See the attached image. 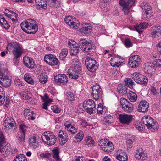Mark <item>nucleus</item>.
Instances as JSON below:
<instances>
[{
    "label": "nucleus",
    "instance_id": "obj_1",
    "mask_svg": "<svg viewBox=\"0 0 161 161\" xmlns=\"http://www.w3.org/2000/svg\"><path fill=\"white\" fill-rule=\"evenodd\" d=\"M20 26L24 32L28 34H35L38 30L36 21L31 19L24 20L20 24Z\"/></svg>",
    "mask_w": 161,
    "mask_h": 161
},
{
    "label": "nucleus",
    "instance_id": "obj_2",
    "mask_svg": "<svg viewBox=\"0 0 161 161\" xmlns=\"http://www.w3.org/2000/svg\"><path fill=\"white\" fill-rule=\"evenodd\" d=\"M6 64H0V83L4 87L8 88L11 84V80Z\"/></svg>",
    "mask_w": 161,
    "mask_h": 161
},
{
    "label": "nucleus",
    "instance_id": "obj_3",
    "mask_svg": "<svg viewBox=\"0 0 161 161\" xmlns=\"http://www.w3.org/2000/svg\"><path fill=\"white\" fill-rule=\"evenodd\" d=\"M73 66L70 68L67 72L69 78L74 79H76L79 77L80 71L82 69L81 64L79 61L78 58H75L73 60Z\"/></svg>",
    "mask_w": 161,
    "mask_h": 161
},
{
    "label": "nucleus",
    "instance_id": "obj_4",
    "mask_svg": "<svg viewBox=\"0 0 161 161\" xmlns=\"http://www.w3.org/2000/svg\"><path fill=\"white\" fill-rule=\"evenodd\" d=\"M7 50L12 53L14 58L17 59L22 54L24 49L21 45L16 42H12L7 45Z\"/></svg>",
    "mask_w": 161,
    "mask_h": 161
},
{
    "label": "nucleus",
    "instance_id": "obj_5",
    "mask_svg": "<svg viewBox=\"0 0 161 161\" xmlns=\"http://www.w3.org/2000/svg\"><path fill=\"white\" fill-rule=\"evenodd\" d=\"M42 139L44 143L49 145H53L56 142L55 135L53 133L49 131L43 133L42 135Z\"/></svg>",
    "mask_w": 161,
    "mask_h": 161
},
{
    "label": "nucleus",
    "instance_id": "obj_6",
    "mask_svg": "<svg viewBox=\"0 0 161 161\" xmlns=\"http://www.w3.org/2000/svg\"><path fill=\"white\" fill-rule=\"evenodd\" d=\"M136 0H120L119 4L125 14L129 12L130 8L134 4Z\"/></svg>",
    "mask_w": 161,
    "mask_h": 161
},
{
    "label": "nucleus",
    "instance_id": "obj_7",
    "mask_svg": "<svg viewBox=\"0 0 161 161\" xmlns=\"http://www.w3.org/2000/svg\"><path fill=\"white\" fill-rule=\"evenodd\" d=\"M131 77L136 83L145 85L148 82L147 78L137 72L131 74Z\"/></svg>",
    "mask_w": 161,
    "mask_h": 161
},
{
    "label": "nucleus",
    "instance_id": "obj_8",
    "mask_svg": "<svg viewBox=\"0 0 161 161\" xmlns=\"http://www.w3.org/2000/svg\"><path fill=\"white\" fill-rule=\"evenodd\" d=\"M120 103L122 107V109L128 113H131L133 110L134 107L132 104L125 98H121Z\"/></svg>",
    "mask_w": 161,
    "mask_h": 161
},
{
    "label": "nucleus",
    "instance_id": "obj_9",
    "mask_svg": "<svg viewBox=\"0 0 161 161\" xmlns=\"http://www.w3.org/2000/svg\"><path fill=\"white\" fill-rule=\"evenodd\" d=\"M79 47L83 51L89 52L93 47L94 44L91 42L85 40H81L79 42Z\"/></svg>",
    "mask_w": 161,
    "mask_h": 161
},
{
    "label": "nucleus",
    "instance_id": "obj_10",
    "mask_svg": "<svg viewBox=\"0 0 161 161\" xmlns=\"http://www.w3.org/2000/svg\"><path fill=\"white\" fill-rule=\"evenodd\" d=\"M85 63L88 69L90 72H93L97 69L98 66L96 61L91 58H87Z\"/></svg>",
    "mask_w": 161,
    "mask_h": 161
},
{
    "label": "nucleus",
    "instance_id": "obj_11",
    "mask_svg": "<svg viewBox=\"0 0 161 161\" xmlns=\"http://www.w3.org/2000/svg\"><path fill=\"white\" fill-rule=\"evenodd\" d=\"M64 21L74 29H77L79 26L78 21L74 17L67 16L64 18Z\"/></svg>",
    "mask_w": 161,
    "mask_h": 161
},
{
    "label": "nucleus",
    "instance_id": "obj_12",
    "mask_svg": "<svg viewBox=\"0 0 161 161\" xmlns=\"http://www.w3.org/2000/svg\"><path fill=\"white\" fill-rule=\"evenodd\" d=\"M141 60L140 57L137 55L132 56L129 59V64L131 68L137 67L140 64Z\"/></svg>",
    "mask_w": 161,
    "mask_h": 161
},
{
    "label": "nucleus",
    "instance_id": "obj_13",
    "mask_svg": "<svg viewBox=\"0 0 161 161\" xmlns=\"http://www.w3.org/2000/svg\"><path fill=\"white\" fill-rule=\"evenodd\" d=\"M44 60L49 65L53 66L58 65L59 62L56 56L51 54L46 55Z\"/></svg>",
    "mask_w": 161,
    "mask_h": 161
},
{
    "label": "nucleus",
    "instance_id": "obj_14",
    "mask_svg": "<svg viewBox=\"0 0 161 161\" xmlns=\"http://www.w3.org/2000/svg\"><path fill=\"white\" fill-rule=\"evenodd\" d=\"M111 65L113 67H119L125 63L124 58L119 56H116L112 58L110 61Z\"/></svg>",
    "mask_w": 161,
    "mask_h": 161
},
{
    "label": "nucleus",
    "instance_id": "obj_15",
    "mask_svg": "<svg viewBox=\"0 0 161 161\" xmlns=\"http://www.w3.org/2000/svg\"><path fill=\"white\" fill-rule=\"evenodd\" d=\"M55 82L60 86L65 85L68 81L67 76L65 74H59L54 78Z\"/></svg>",
    "mask_w": 161,
    "mask_h": 161
},
{
    "label": "nucleus",
    "instance_id": "obj_16",
    "mask_svg": "<svg viewBox=\"0 0 161 161\" xmlns=\"http://www.w3.org/2000/svg\"><path fill=\"white\" fill-rule=\"evenodd\" d=\"M5 138L2 132H0V151L1 152L5 151H10V144H5Z\"/></svg>",
    "mask_w": 161,
    "mask_h": 161
},
{
    "label": "nucleus",
    "instance_id": "obj_17",
    "mask_svg": "<svg viewBox=\"0 0 161 161\" xmlns=\"http://www.w3.org/2000/svg\"><path fill=\"white\" fill-rule=\"evenodd\" d=\"M92 30V27L91 25L88 23L82 24L80 28V31L81 34L84 35L86 34H90Z\"/></svg>",
    "mask_w": 161,
    "mask_h": 161
},
{
    "label": "nucleus",
    "instance_id": "obj_18",
    "mask_svg": "<svg viewBox=\"0 0 161 161\" xmlns=\"http://www.w3.org/2000/svg\"><path fill=\"white\" fill-rule=\"evenodd\" d=\"M133 116L131 115L120 114L119 117V119L122 123L128 124L132 121Z\"/></svg>",
    "mask_w": 161,
    "mask_h": 161
},
{
    "label": "nucleus",
    "instance_id": "obj_19",
    "mask_svg": "<svg viewBox=\"0 0 161 161\" xmlns=\"http://www.w3.org/2000/svg\"><path fill=\"white\" fill-rule=\"evenodd\" d=\"M38 136L35 134L30 136L28 140V143L30 146L33 148H36L38 145Z\"/></svg>",
    "mask_w": 161,
    "mask_h": 161
},
{
    "label": "nucleus",
    "instance_id": "obj_20",
    "mask_svg": "<svg viewBox=\"0 0 161 161\" xmlns=\"http://www.w3.org/2000/svg\"><path fill=\"white\" fill-rule=\"evenodd\" d=\"M144 70L147 73L152 75L155 72V69L154 65L153 63L151 62L146 63L144 65Z\"/></svg>",
    "mask_w": 161,
    "mask_h": 161
},
{
    "label": "nucleus",
    "instance_id": "obj_21",
    "mask_svg": "<svg viewBox=\"0 0 161 161\" xmlns=\"http://www.w3.org/2000/svg\"><path fill=\"white\" fill-rule=\"evenodd\" d=\"M5 15L10 19L13 22L16 23L18 20V15L16 13L8 9H6L4 12Z\"/></svg>",
    "mask_w": 161,
    "mask_h": 161
},
{
    "label": "nucleus",
    "instance_id": "obj_22",
    "mask_svg": "<svg viewBox=\"0 0 161 161\" xmlns=\"http://www.w3.org/2000/svg\"><path fill=\"white\" fill-rule=\"evenodd\" d=\"M149 106L148 102L145 100H142L140 102L137 110L139 112H145L147 111Z\"/></svg>",
    "mask_w": 161,
    "mask_h": 161
},
{
    "label": "nucleus",
    "instance_id": "obj_23",
    "mask_svg": "<svg viewBox=\"0 0 161 161\" xmlns=\"http://www.w3.org/2000/svg\"><path fill=\"white\" fill-rule=\"evenodd\" d=\"M4 126L7 128H14L15 129L16 124L14 120L12 117H9L6 119L4 122Z\"/></svg>",
    "mask_w": 161,
    "mask_h": 161
},
{
    "label": "nucleus",
    "instance_id": "obj_24",
    "mask_svg": "<svg viewBox=\"0 0 161 161\" xmlns=\"http://www.w3.org/2000/svg\"><path fill=\"white\" fill-rule=\"evenodd\" d=\"M23 62L24 64L28 68L32 69L34 66V62L33 59L30 57L27 56L24 57Z\"/></svg>",
    "mask_w": 161,
    "mask_h": 161
},
{
    "label": "nucleus",
    "instance_id": "obj_25",
    "mask_svg": "<svg viewBox=\"0 0 161 161\" xmlns=\"http://www.w3.org/2000/svg\"><path fill=\"white\" fill-rule=\"evenodd\" d=\"M116 158L120 161H127L128 156L126 153L122 150L118 151Z\"/></svg>",
    "mask_w": 161,
    "mask_h": 161
},
{
    "label": "nucleus",
    "instance_id": "obj_26",
    "mask_svg": "<svg viewBox=\"0 0 161 161\" xmlns=\"http://www.w3.org/2000/svg\"><path fill=\"white\" fill-rule=\"evenodd\" d=\"M151 34L155 37H159L161 36V27L155 26L152 28Z\"/></svg>",
    "mask_w": 161,
    "mask_h": 161
},
{
    "label": "nucleus",
    "instance_id": "obj_27",
    "mask_svg": "<svg viewBox=\"0 0 161 161\" xmlns=\"http://www.w3.org/2000/svg\"><path fill=\"white\" fill-rule=\"evenodd\" d=\"M24 116L26 119L28 120H34L35 118V114L30 110V109H26L25 110Z\"/></svg>",
    "mask_w": 161,
    "mask_h": 161
},
{
    "label": "nucleus",
    "instance_id": "obj_28",
    "mask_svg": "<svg viewBox=\"0 0 161 161\" xmlns=\"http://www.w3.org/2000/svg\"><path fill=\"white\" fill-rule=\"evenodd\" d=\"M147 154L144 153L142 149L141 148H139L136 151L135 157L136 158L141 160H144L146 158Z\"/></svg>",
    "mask_w": 161,
    "mask_h": 161
},
{
    "label": "nucleus",
    "instance_id": "obj_29",
    "mask_svg": "<svg viewBox=\"0 0 161 161\" xmlns=\"http://www.w3.org/2000/svg\"><path fill=\"white\" fill-rule=\"evenodd\" d=\"M117 90L120 94L122 96L125 95L127 94L130 91L128 88L124 85L119 84L118 85Z\"/></svg>",
    "mask_w": 161,
    "mask_h": 161
},
{
    "label": "nucleus",
    "instance_id": "obj_30",
    "mask_svg": "<svg viewBox=\"0 0 161 161\" xmlns=\"http://www.w3.org/2000/svg\"><path fill=\"white\" fill-rule=\"evenodd\" d=\"M148 125L147 127L152 132H154L158 130V123L154 120L152 121V123H150Z\"/></svg>",
    "mask_w": 161,
    "mask_h": 161
},
{
    "label": "nucleus",
    "instance_id": "obj_31",
    "mask_svg": "<svg viewBox=\"0 0 161 161\" xmlns=\"http://www.w3.org/2000/svg\"><path fill=\"white\" fill-rule=\"evenodd\" d=\"M24 79L28 84L33 85L35 83V81L33 79L30 74L26 73L24 76Z\"/></svg>",
    "mask_w": 161,
    "mask_h": 161
},
{
    "label": "nucleus",
    "instance_id": "obj_32",
    "mask_svg": "<svg viewBox=\"0 0 161 161\" xmlns=\"http://www.w3.org/2000/svg\"><path fill=\"white\" fill-rule=\"evenodd\" d=\"M109 142H110L107 139H101L99 142V145L101 149L104 151L107 149V147L108 146Z\"/></svg>",
    "mask_w": 161,
    "mask_h": 161
},
{
    "label": "nucleus",
    "instance_id": "obj_33",
    "mask_svg": "<svg viewBox=\"0 0 161 161\" xmlns=\"http://www.w3.org/2000/svg\"><path fill=\"white\" fill-rule=\"evenodd\" d=\"M0 23L5 29H8L10 27L7 21L5 20L3 15H0Z\"/></svg>",
    "mask_w": 161,
    "mask_h": 161
},
{
    "label": "nucleus",
    "instance_id": "obj_34",
    "mask_svg": "<svg viewBox=\"0 0 161 161\" xmlns=\"http://www.w3.org/2000/svg\"><path fill=\"white\" fill-rule=\"evenodd\" d=\"M32 94L29 91L22 92L20 93V97L24 100H28L32 97Z\"/></svg>",
    "mask_w": 161,
    "mask_h": 161
},
{
    "label": "nucleus",
    "instance_id": "obj_35",
    "mask_svg": "<svg viewBox=\"0 0 161 161\" xmlns=\"http://www.w3.org/2000/svg\"><path fill=\"white\" fill-rule=\"evenodd\" d=\"M153 14L151 8L147 10H144L142 13L143 16L145 19H150L153 16Z\"/></svg>",
    "mask_w": 161,
    "mask_h": 161
},
{
    "label": "nucleus",
    "instance_id": "obj_36",
    "mask_svg": "<svg viewBox=\"0 0 161 161\" xmlns=\"http://www.w3.org/2000/svg\"><path fill=\"white\" fill-rule=\"evenodd\" d=\"M154 120L153 119L150 117L147 116H145L142 118V120L144 124L146 125L147 127L148 125L150 123H152V121Z\"/></svg>",
    "mask_w": 161,
    "mask_h": 161
},
{
    "label": "nucleus",
    "instance_id": "obj_37",
    "mask_svg": "<svg viewBox=\"0 0 161 161\" xmlns=\"http://www.w3.org/2000/svg\"><path fill=\"white\" fill-rule=\"evenodd\" d=\"M61 0H50L48 1V5L53 8L58 7Z\"/></svg>",
    "mask_w": 161,
    "mask_h": 161
},
{
    "label": "nucleus",
    "instance_id": "obj_38",
    "mask_svg": "<svg viewBox=\"0 0 161 161\" xmlns=\"http://www.w3.org/2000/svg\"><path fill=\"white\" fill-rule=\"evenodd\" d=\"M128 96L129 100L132 102H135L137 100V95L132 91H129Z\"/></svg>",
    "mask_w": 161,
    "mask_h": 161
},
{
    "label": "nucleus",
    "instance_id": "obj_39",
    "mask_svg": "<svg viewBox=\"0 0 161 161\" xmlns=\"http://www.w3.org/2000/svg\"><path fill=\"white\" fill-rule=\"evenodd\" d=\"M85 140L86 145L88 147H92L94 146V142L91 137L89 136L86 137Z\"/></svg>",
    "mask_w": 161,
    "mask_h": 161
},
{
    "label": "nucleus",
    "instance_id": "obj_40",
    "mask_svg": "<svg viewBox=\"0 0 161 161\" xmlns=\"http://www.w3.org/2000/svg\"><path fill=\"white\" fill-rule=\"evenodd\" d=\"M102 94V91H98L97 92H92L91 93V95L93 98L95 100L97 101L100 98H101Z\"/></svg>",
    "mask_w": 161,
    "mask_h": 161
},
{
    "label": "nucleus",
    "instance_id": "obj_41",
    "mask_svg": "<svg viewBox=\"0 0 161 161\" xmlns=\"http://www.w3.org/2000/svg\"><path fill=\"white\" fill-rule=\"evenodd\" d=\"M53 151V158L56 161H58L60 159L59 156V149L58 147H56L54 148L52 150Z\"/></svg>",
    "mask_w": 161,
    "mask_h": 161
},
{
    "label": "nucleus",
    "instance_id": "obj_42",
    "mask_svg": "<svg viewBox=\"0 0 161 161\" xmlns=\"http://www.w3.org/2000/svg\"><path fill=\"white\" fill-rule=\"evenodd\" d=\"M68 53V51L67 49H62L59 54V59L62 60H64L67 55Z\"/></svg>",
    "mask_w": 161,
    "mask_h": 161
},
{
    "label": "nucleus",
    "instance_id": "obj_43",
    "mask_svg": "<svg viewBox=\"0 0 161 161\" xmlns=\"http://www.w3.org/2000/svg\"><path fill=\"white\" fill-rule=\"evenodd\" d=\"M35 2L37 5L45 8H47L46 1L45 0H35Z\"/></svg>",
    "mask_w": 161,
    "mask_h": 161
},
{
    "label": "nucleus",
    "instance_id": "obj_44",
    "mask_svg": "<svg viewBox=\"0 0 161 161\" xmlns=\"http://www.w3.org/2000/svg\"><path fill=\"white\" fill-rule=\"evenodd\" d=\"M103 121L106 124H111L113 121V118L110 114H108L103 119Z\"/></svg>",
    "mask_w": 161,
    "mask_h": 161
},
{
    "label": "nucleus",
    "instance_id": "obj_45",
    "mask_svg": "<svg viewBox=\"0 0 161 161\" xmlns=\"http://www.w3.org/2000/svg\"><path fill=\"white\" fill-rule=\"evenodd\" d=\"M13 161H27L25 156L23 154L17 155Z\"/></svg>",
    "mask_w": 161,
    "mask_h": 161
},
{
    "label": "nucleus",
    "instance_id": "obj_46",
    "mask_svg": "<svg viewBox=\"0 0 161 161\" xmlns=\"http://www.w3.org/2000/svg\"><path fill=\"white\" fill-rule=\"evenodd\" d=\"M47 77L45 73H42L40 75L39 81L42 84H45L47 81Z\"/></svg>",
    "mask_w": 161,
    "mask_h": 161
},
{
    "label": "nucleus",
    "instance_id": "obj_47",
    "mask_svg": "<svg viewBox=\"0 0 161 161\" xmlns=\"http://www.w3.org/2000/svg\"><path fill=\"white\" fill-rule=\"evenodd\" d=\"M84 103H85L86 107H95V104L94 101L92 99H89L86 101H84Z\"/></svg>",
    "mask_w": 161,
    "mask_h": 161
},
{
    "label": "nucleus",
    "instance_id": "obj_48",
    "mask_svg": "<svg viewBox=\"0 0 161 161\" xmlns=\"http://www.w3.org/2000/svg\"><path fill=\"white\" fill-rule=\"evenodd\" d=\"M125 84L129 87L132 88L133 87V86L134 84V82L130 78H126L125 80Z\"/></svg>",
    "mask_w": 161,
    "mask_h": 161
},
{
    "label": "nucleus",
    "instance_id": "obj_49",
    "mask_svg": "<svg viewBox=\"0 0 161 161\" xmlns=\"http://www.w3.org/2000/svg\"><path fill=\"white\" fill-rule=\"evenodd\" d=\"M41 99L43 102L51 103L52 102V99L49 98L47 94H45L44 96H42L41 95H40Z\"/></svg>",
    "mask_w": 161,
    "mask_h": 161
},
{
    "label": "nucleus",
    "instance_id": "obj_50",
    "mask_svg": "<svg viewBox=\"0 0 161 161\" xmlns=\"http://www.w3.org/2000/svg\"><path fill=\"white\" fill-rule=\"evenodd\" d=\"M70 53L71 55H76L78 53L79 48L78 46L72 47L70 48Z\"/></svg>",
    "mask_w": 161,
    "mask_h": 161
},
{
    "label": "nucleus",
    "instance_id": "obj_51",
    "mask_svg": "<svg viewBox=\"0 0 161 161\" xmlns=\"http://www.w3.org/2000/svg\"><path fill=\"white\" fill-rule=\"evenodd\" d=\"M51 108L53 112L56 113H60L61 110L59 106L56 105L51 106Z\"/></svg>",
    "mask_w": 161,
    "mask_h": 161
},
{
    "label": "nucleus",
    "instance_id": "obj_52",
    "mask_svg": "<svg viewBox=\"0 0 161 161\" xmlns=\"http://www.w3.org/2000/svg\"><path fill=\"white\" fill-rule=\"evenodd\" d=\"M65 95L67 97V98L69 101H72L75 100V96L74 94L71 92L67 93Z\"/></svg>",
    "mask_w": 161,
    "mask_h": 161
},
{
    "label": "nucleus",
    "instance_id": "obj_53",
    "mask_svg": "<svg viewBox=\"0 0 161 161\" xmlns=\"http://www.w3.org/2000/svg\"><path fill=\"white\" fill-rule=\"evenodd\" d=\"M141 7L142 10H147L150 9L151 8V7L149 4L146 3H143L141 4Z\"/></svg>",
    "mask_w": 161,
    "mask_h": 161
},
{
    "label": "nucleus",
    "instance_id": "obj_54",
    "mask_svg": "<svg viewBox=\"0 0 161 161\" xmlns=\"http://www.w3.org/2000/svg\"><path fill=\"white\" fill-rule=\"evenodd\" d=\"M124 44L126 47H130L132 46V44L130 40L128 38L125 39Z\"/></svg>",
    "mask_w": 161,
    "mask_h": 161
},
{
    "label": "nucleus",
    "instance_id": "obj_55",
    "mask_svg": "<svg viewBox=\"0 0 161 161\" xmlns=\"http://www.w3.org/2000/svg\"><path fill=\"white\" fill-rule=\"evenodd\" d=\"M107 148V149L105 150V151L109 153L113 151L114 149V147L112 143L110 142Z\"/></svg>",
    "mask_w": 161,
    "mask_h": 161
},
{
    "label": "nucleus",
    "instance_id": "obj_56",
    "mask_svg": "<svg viewBox=\"0 0 161 161\" xmlns=\"http://www.w3.org/2000/svg\"><path fill=\"white\" fill-rule=\"evenodd\" d=\"M135 127L139 131L142 130L143 127L141 122H136L134 124Z\"/></svg>",
    "mask_w": 161,
    "mask_h": 161
},
{
    "label": "nucleus",
    "instance_id": "obj_57",
    "mask_svg": "<svg viewBox=\"0 0 161 161\" xmlns=\"http://www.w3.org/2000/svg\"><path fill=\"white\" fill-rule=\"evenodd\" d=\"M77 128L75 127L74 125H73L67 131L70 133L75 134L77 132Z\"/></svg>",
    "mask_w": 161,
    "mask_h": 161
},
{
    "label": "nucleus",
    "instance_id": "obj_58",
    "mask_svg": "<svg viewBox=\"0 0 161 161\" xmlns=\"http://www.w3.org/2000/svg\"><path fill=\"white\" fill-rule=\"evenodd\" d=\"M84 107L82 104H79L76 108V109L79 113H83L84 111Z\"/></svg>",
    "mask_w": 161,
    "mask_h": 161
},
{
    "label": "nucleus",
    "instance_id": "obj_59",
    "mask_svg": "<svg viewBox=\"0 0 161 161\" xmlns=\"http://www.w3.org/2000/svg\"><path fill=\"white\" fill-rule=\"evenodd\" d=\"M68 45L70 47V48L72 47H75L78 46V44L74 41L72 40H69L68 42Z\"/></svg>",
    "mask_w": 161,
    "mask_h": 161
},
{
    "label": "nucleus",
    "instance_id": "obj_60",
    "mask_svg": "<svg viewBox=\"0 0 161 161\" xmlns=\"http://www.w3.org/2000/svg\"><path fill=\"white\" fill-rule=\"evenodd\" d=\"M99 92V91H102L100 88V86L97 84H95L92 87V92Z\"/></svg>",
    "mask_w": 161,
    "mask_h": 161
},
{
    "label": "nucleus",
    "instance_id": "obj_61",
    "mask_svg": "<svg viewBox=\"0 0 161 161\" xmlns=\"http://www.w3.org/2000/svg\"><path fill=\"white\" fill-rule=\"evenodd\" d=\"M141 23L139 25L137 24L134 26L135 29L139 33H141L142 32V30L143 29Z\"/></svg>",
    "mask_w": 161,
    "mask_h": 161
},
{
    "label": "nucleus",
    "instance_id": "obj_62",
    "mask_svg": "<svg viewBox=\"0 0 161 161\" xmlns=\"http://www.w3.org/2000/svg\"><path fill=\"white\" fill-rule=\"evenodd\" d=\"M84 134L82 131H80L76 136V138L80 141L83 138Z\"/></svg>",
    "mask_w": 161,
    "mask_h": 161
},
{
    "label": "nucleus",
    "instance_id": "obj_63",
    "mask_svg": "<svg viewBox=\"0 0 161 161\" xmlns=\"http://www.w3.org/2000/svg\"><path fill=\"white\" fill-rule=\"evenodd\" d=\"M103 107L101 103H99L97 108V111L98 114H101L103 113Z\"/></svg>",
    "mask_w": 161,
    "mask_h": 161
},
{
    "label": "nucleus",
    "instance_id": "obj_64",
    "mask_svg": "<svg viewBox=\"0 0 161 161\" xmlns=\"http://www.w3.org/2000/svg\"><path fill=\"white\" fill-rule=\"evenodd\" d=\"M20 132L21 134L25 135L26 130V126L25 125H21L20 126Z\"/></svg>",
    "mask_w": 161,
    "mask_h": 161
}]
</instances>
